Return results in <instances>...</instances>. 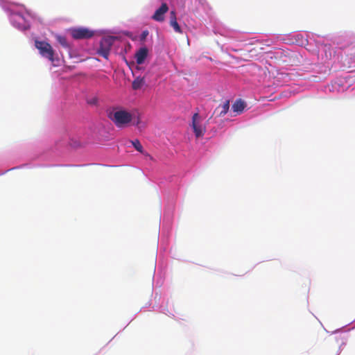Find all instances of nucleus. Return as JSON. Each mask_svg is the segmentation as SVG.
Listing matches in <instances>:
<instances>
[{
	"label": "nucleus",
	"instance_id": "f257e3e1",
	"mask_svg": "<svg viewBox=\"0 0 355 355\" xmlns=\"http://www.w3.org/2000/svg\"><path fill=\"white\" fill-rule=\"evenodd\" d=\"M107 117L117 128L126 127L132 120V115L129 112L118 108H113L107 112Z\"/></svg>",
	"mask_w": 355,
	"mask_h": 355
},
{
	"label": "nucleus",
	"instance_id": "f03ea898",
	"mask_svg": "<svg viewBox=\"0 0 355 355\" xmlns=\"http://www.w3.org/2000/svg\"><path fill=\"white\" fill-rule=\"evenodd\" d=\"M115 40L116 37L112 36L103 37L100 42V46L97 50V53L105 59L108 60L112 46Z\"/></svg>",
	"mask_w": 355,
	"mask_h": 355
},
{
	"label": "nucleus",
	"instance_id": "7ed1b4c3",
	"mask_svg": "<svg viewBox=\"0 0 355 355\" xmlns=\"http://www.w3.org/2000/svg\"><path fill=\"white\" fill-rule=\"evenodd\" d=\"M35 46L39 50L42 56L47 58L51 62L54 61V50L50 44L44 41L35 40Z\"/></svg>",
	"mask_w": 355,
	"mask_h": 355
},
{
	"label": "nucleus",
	"instance_id": "20e7f679",
	"mask_svg": "<svg viewBox=\"0 0 355 355\" xmlns=\"http://www.w3.org/2000/svg\"><path fill=\"white\" fill-rule=\"evenodd\" d=\"M70 32L72 37L75 40L89 39L94 35V31L85 27L74 28L71 29Z\"/></svg>",
	"mask_w": 355,
	"mask_h": 355
},
{
	"label": "nucleus",
	"instance_id": "39448f33",
	"mask_svg": "<svg viewBox=\"0 0 355 355\" xmlns=\"http://www.w3.org/2000/svg\"><path fill=\"white\" fill-rule=\"evenodd\" d=\"M192 128L196 138L202 137L206 132V128L202 124V120L198 113H195L193 115Z\"/></svg>",
	"mask_w": 355,
	"mask_h": 355
},
{
	"label": "nucleus",
	"instance_id": "423d86ee",
	"mask_svg": "<svg viewBox=\"0 0 355 355\" xmlns=\"http://www.w3.org/2000/svg\"><path fill=\"white\" fill-rule=\"evenodd\" d=\"M168 10V7L166 3H163L162 6L155 10L152 19L157 21H163L164 20V15Z\"/></svg>",
	"mask_w": 355,
	"mask_h": 355
},
{
	"label": "nucleus",
	"instance_id": "0eeeda50",
	"mask_svg": "<svg viewBox=\"0 0 355 355\" xmlns=\"http://www.w3.org/2000/svg\"><path fill=\"white\" fill-rule=\"evenodd\" d=\"M148 49L146 47L140 48L135 53L136 62L138 64H141L144 62L148 55Z\"/></svg>",
	"mask_w": 355,
	"mask_h": 355
},
{
	"label": "nucleus",
	"instance_id": "6e6552de",
	"mask_svg": "<svg viewBox=\"0 0 355 355\" xmlns=\"http://www.w3.org/2000/svg\"><path fill=\"white\" fill-rule=\"evenodd\" d=\"M245 103L241 99H237L232 106V109L233 112H236L237 114H241L243 112L245 107Z\"/></svg>",
	"mask_w": 355,
	"mask_h": 355
},
{
	"label": "nucleus",
	"instance_id": "1a4fd4ad",
	"mask_svg": "<svg viewBox=\"0 0 355 355\" xmlns=\"http://www.w3.org/2000/svg\"><path fill=\"white\" fill-rule=\"evenodd\" d=\"M230 108V101H225L223 104L220 105L216 110V111L218 110L219 116H223L227 114Z\"/></svg>",
	"mask_w": 355,
	"mask_h": 355
},
{
	"label": "nucleus",
	"instance_id": "9d476101",
	"mask_svg": "<svg viewBox=\"0 0 355 355\" xmlns=\"http://www.w3.org/2000/svg\"><path fill=\"white\" fill-rule=\"evenodd\" d=\"M145 84V79L144 77H137L132 83V87L135 90L141 89Z\"/></svg>",
	"mask_w": 355,
	"mask_h": 355
},
{
	"label": "nucleus",
	"instance_id": "9b49d317",
	"mask_svg": "<svg viewBox=\"0 0 355 355\" xmlns=\"http://www.w3.org/2000/svg\"><path fill=\"white\" fill-rule=\"evenodd\" d=\"M56 40L59 42V44L64 48H66V49L69 48V44L67 41V39L64 36L57 35Z\"/></svg>",
	"mask_w": 355,
	"mask_h": 355
},
{
	"label": "nucleus",
	"instance_id": "f8f14e48",
	"mask_svg": "<svg viewBox=\"0 0 355 355\" xmlns=\"http://www.w3.org/2000/svg\"><path fill=\"white\" fill-rule=\"evenodd\" d=\"M171 25L173 27L175 32H178V21L175 17V11L171 12Z\"/></svg>",
	"mask_w": 355,
	"mask_h": 355
},
{
	"label": "nucleus",
	"instance_id": "ddd939ff",
	"mask_svg": "<svg viewBox=\"0 0 355 355\" xmlns=\"http://www.w3.org/2000/svg\"><path fill=\"white\" fill-rule=\"evenodd\" d=\"M131 143L134 148L139 152L143 153V146L141 144L140 141L138 139H135L134 141H131Z\"/></svg>",
	"mask_w": 355,
	"mask_h": 355
},
{
	"label": "nucleus",
	"instance_id": "4468645a",
	"mask_svg": "<svg viewBox=\"0 0 355 355\" xmlns=\"http://www.w3.org/2000/svg\"><path fill=\"white\" fill-rule=\"evenodd\" d=\"M148 35V31H143L141 35V40H144Z\"/></svg>",
	"mask_w": 355,
	"mask_h": 355
},
{
	"label": "nucleus",
	"instance_id": "2eb2a0df",
	"mask_svg": "<svg viewBox=\"0 0 355 355\" xmlns=\"http://www.w3.org/2000/svg\"><path fill=\"white\" fill-rule=\"evenodd\" d=\"M351 49H352V50H354V53L355 54V44H352V46H351Z\"/></svg>",
	"mask_w": 355,
	"mask_h": 355
}]
</instances>
